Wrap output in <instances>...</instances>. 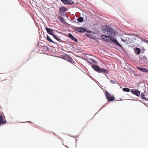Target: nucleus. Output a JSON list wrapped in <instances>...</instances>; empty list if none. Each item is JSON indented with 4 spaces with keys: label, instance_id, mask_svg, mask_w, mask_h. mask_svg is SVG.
I'll return each instance as SVG.
<instances>
[{
    "label": "nucleus",
    "instance_id": "nucleus-1",
    "mask_svg": "<svg viewBox=\"0 0 148 148\" xmlns=\"http://www.w3.org/2000/svg\"><path fill=\"white\" fill-rule=\"evenodd\" d=\"M103 32L105 34L108 35V36L105 35H102L101 38L103 40L107 42H112L118 46L123 48V47L114 38V36L115 35V32L113 28L109 26H107L103 27Z\"/></svg>",
    "mask_w": 148,
    "mask_h": 148
},
{
    "label": "nucleus",
    "instance_id": "nucleus-2",
    "mask_svg": "<svg viewBox=\"0 0 148 148\" xmlns=\"http://www.w3.org/2000/svg\"><path fill=\"white\" fill-rule=\"evenodd\" d=\"M92 67L95 70L99 73H108V71L107 70L103 68L100 69V67L97 65H92Z\"/></svg>",
    "mask_w": 148,
    "mask_h": 148
},
{
    "label": "nucleus",
    "instance_id": "nucleus-3",
    "mask_svg": "<svg viewBox=\"0 0 148 148\" xmlns=\"http://www.w3.org/2000/svg\"><path fill=\"white\" fill-rule=\"evenodd\" d=\"M105 94L108 101H112L114 100V97L113 96H112L107 91H105Z\"/></svg>",
    "mask_w": 148,
    "mask_h": 148
},
{
    "label": "nucleus",
    "instance_id": "nucleus-4",
    "mask_svg": "<svg viewBox=\"0 0 148 148\" xmlns=\"http://www.w3.org/2000/svg\"><path fill=\"white\" fill-rule=\"evenodd\" d=\"M4 116L2 113H1L0 115V126L1 125L4 124L7 122L6 121L4 120Z\"/></svg>",
    "mask_w": 148,
    "mask_h": 148
},
{
    "label": "nucleus",
    "instance_id": "nucleus-5",
    "mask_svg": "<svg viewBox=\"0 0 148 148\" xmlns=\"http://www.w3.org/2000/svg\"><path fill=\"white\" fill-rule=\"evenodd\" d=\"M130 91L134 95L139 97L140 95V92L138 90L133 89L131 90Z\"/></svg>",
    "mask_w": 148,
    "mask_h": 148
},
{
    "label": "nucleus",
    "instance_id": "nucleus-6",
    "mask_svg": "<svg viewBox=\"0 0 148 148\" xmlns=\"http://www.w3.org/2000/svg\"><path fill=\"white\" fill-rule=\"evenodd\" d=\"M75 30L81 33H83L86 31V30L84 28H79V27H75L74 28Z\"/></svg>",
    "mask_w": 148,
    "mask_h": 148
},
{
    "label": "nucleus",
    "instance_id": "nucleus-7",
    "mask_svg": "<svg viewBox=\"0 0 148 148\" xmlns=\"http://www.w3.org/2000/svg\"><path fill=\"white\" fill-rule=\"evenodd\" d=\"M64 4L71 5L74 3L73 1L70 0H60Z\"/></svg>",
    "mask_w": 148,
    "mask_h": 148
},
{
    "label": "nucleus",
    "instance_id": "nucleus-8",
    "mask_svg": "<svg viewBox=\"0 0 148 148\" xmlns=\"http://www.w3.org/2000/svg\"><path fill=\"white\" fill-rule=\"evenodd\" d=\"M140 60L141 62H142V63L143 64L147 63L148 62V60L147 59L146 57L145 56H143V57L140 58Z\"/></svg>",
    "mask_w": 148,
    "mask_h": 148
},
{
    "label": "nucleus",
    "instance_id": "nucleus-9",
    "mask_svg": "<svg viewBox=\"0 0 148 148\" xmlns=\"http://www.w3.org/2000/svg\"><path fill=\"white\" fill-rule=\"evenodd\" d=\"M45 29L47 31V33L48 34L53 35V30L51 29L48 28L47 27H45Z\"/></svg>",
    "mask_w": 148,
    "mask_h": 148
},
{
    "label": "nucleus",
    "instance_id": "nucleus-10",
    "mask_svg": "<svg viewBox=\"0 0 148 148\" xmlns=\"http://www.w3.org/2000/svg\"><path fill=\"white\" fill-rule=\"evenodd\" d=\"M137 67L139 70L141 71L148 73V70L145 68H141L139 67Z\"/></svg>",
    "mask_w": 148,
    "mask_h": 148
},
{
    "label": "nucleus",
    "instance_id": "nucleus-11",
    "mask_svg": "<svg viewBox=\"0 0 148 148\" xmlns=\"http://www.w3.org/2000/svg\"><path fill=\"white\" fill-rule=\"evenodd\" d=\"M68 36L71 38L72 40H73L75 42H77V39L74 37L71 34H68Z\"/></svg>",
    "mask_w": 148,
    "mask_h": 148
},
{
    "label": "nucleus",
    "instance_id": "nucleus-12",
    "mask_svg": "<svg viewBox=\"0 0 148 148\" xmlns=\"http://www.w3.org/2000/svg\"><path fill=\"white\" fill-rule=\"evenodd\" d=\"M67 10V8L64 7H62L59 8V11L61 13H63Z\"/></svg>",
    "mask_w": 148,
    "mask_h": 148
},
{
    "label": "nucleus",
    "instance_id": "nucleus-13",
    "mask_svg": "<svg viewBox=\"0 0 148 148\" xmlns=\"http://www.w3.org/2000/svg\"><path fill=\"white\" fill-rule=\"evenodd\" d=\"M66 59L68 61L72 64L74 63L72 58L68 56L66 57Z\"/></svg>",
    "mask_w": 148,
    "mask_h": 148
},
{
    "label": "nucleus",
    "instance_id": "nucleus-14",
    "mask_svg": "<svg viewBox=\"0 0 148 148\" xmlns=\"http://www.w3.org/2000/svg\"><path fill=\"white\" fill-rule=\"evenodd\" d=\"M41 50L42 51H46L48 49V47L45 46L43 45V46H41Z\"/></svg>",
    "mask_w": 148,
    "mask_h": 148
},
{
    "label": "nucleus",
    "instance_id": "nucleus-15",
    "mask_svg": "<svg viewBox=\"0 0 148 148\" xmlns=\"http://www.w3.org/2000/svg\"><path fill=\"white\" fill-rule=\"evenodd\" d=\"M58 19H59L60 20V21L61 22L63 23H65V20H64V18H63L61 16H59L58 17Z\"/></svg>",
    "mask_w": 148,
    "mask_h": 148
},
{
    "label": "nucleus",
    "instance_id": "nucleus-16",
    "mask_svg": "<svg viewBox=\"0 0 148 148\" xmlns=\"http://www.w3.org/2000/svg\"><path fill=\"white\" fill-rule=\"evenodd\" d=\"M142 98L145 100L148 101V99L145 97V95L144 93H142L141 94V95Z\"/></svg>",
    "mask_w": 148,
    "mask_h": 148
},
{
    "label": "nucleus",
    "instance_id": "nucleus-17",
    "mask_svg": "<svg viewBox=\"0 0 148 148\" xmlns=\"http://www.w3.org/2000/svg\"><path fill=\"white\" fill-rule=\"evenodd\" d=\"M52 36L56 40H57L58 41L60 42L61 41V40L57 36H56V35L54 34H53V35Z\"/></svg>",
    "mask_w": 148,
    "mask_h": 148
},
{
    "label": "nucleus",
    "instance_id": "nucleus-18",
    "mask_svg": "<svg viewBox=\"0 0 148 148\" xmlns=\"http://www.w3.org/2000/svg\"><path fill=\"white\" fill-rule=\"evenodd\" d=\"M47 40L50 42L54 43V42L52 40L49 38V36L48 35H47Z\"/></svg>",
    "mask_w": 148,
    "mask_h": 148
},
{
    "label": "nucleus",
    "instance_id": "nucleus-19",
    "mask_svg": "<svg viewBox=\"0 0 148 148\" xmlns=\"http://www.w3.org/2000/svg\"><path fill=\"white\" fill-rule=\"evenodd\" d=\"M123 91L126 92H129L130 91V89L127 88H123Z\"/></svg>",
    "mask_w": 148,
    "mask_h": 148
},
{
    "label": "nucleus",
    "instance_id": "nucleus-20",
    "mask_svg": "<svg viewBox=\"0 0 148 148\" xmlns=\"http://www.w3.org/2000/svg\"><path fill=\"white\" fill-rule=\"evenodd\" d=\"M77 21L79 22H82L83 21V18L82 17H80L77 18Z\"/></svg>",
    "mask_w": 148,
    "mask_h": 148
},
{
    "label": "nucleus",
    "instance_id": "nucleus-21",
    "mask_svg": "<svg viewBox=\"0 0 148 148\" xmlns=\"http://www.w3.org/2000/svg\"><path fill=\"white\" fill-rule=\"evenodd\" d=\"M136 51L137 54H139L140 53L141 50L140 49L138 48H136Z\"/></svg>",
    "mask_w": 148,
    "mask_h": 148
},
{
    "label": "nucleus",
    "instance_id": "nucleus-22",
    "mask_svg": "<svg viewBox=\"0 0 148 148\" xmlns=\"http://www.w3.org/2000/svg\"><path fill=\"white\" fill-rule=\"evenodd\" d=\"M90 59L91 61H92L93 62H94L95 64H97V62L96 61H95L93 59Z\"/></svg>",
    "mask_w": 148,
    "mask_h": 148
},
{
    "label": "nucleus",
    "instance_id": "nucleus-23",
    "mask_svg": "<svg viewBox=\"0 0 148 148\" xmlns=\"http://www.w3.org/2000/svg\"><path fill=\"white\" fill-rule=\"evenodd\" d=\"M110 81L112 83L114 84L115 83V82L113 80H110Z\"/></svg>",
    "mask_w": 148,
    "mask_h": 148
},
{
    "label": "nucleus",
    "instance_id": "nucleus-24",
    "mask_svg": "<svg viewBox=\"0 0 148 148\" xmlns=\"http://www.w3.org/2000/svg\"><path fill=\"white\" fill-rule=\"evenodd\" d=\"M88 62L89 63H90V64H91V62Z\"/></svg>",
    "mask_w": 148,
    "mask_h": 148
},
{
    "label": "nucleus",
    "instance_id": "nucleus-25",
    "mask_svg": "<svg viewBox=\"0 0 148 148\" xmlns=\"http://www.w3.org/2000/svg\"><path fill=\"white\" fill-rule=\"evenodd\" d=\"M91 38H93V39H94L95 40V38H94L92 37Z\"/></svg>",
    "mask_w": 148,
    "mask_h": 148
},
{
    "label": "nucleus",
    "instance_id": "nucleus-26",
    "mask_svg": "<svg viewBox=\"0 0 148 148\" xmlns=\"http://www.w3.org/2000/svg\"><path fill=\"white\" fill-rule=\"evenodd\" d=\"M121 40H122L123 41H124V40H123V39H121Z\"/></svg>",
    "mask_w": 148,
    "mask_h": 148
},
{
    "label": "nucleus",
    "instance_id": "nucleus-27",
    "mask_svg": "<svg viewBox=\"0 0 148 148\" xmlns=\"http://www.w3.org/2000/svg\"><path fill=\"white\" fill-rule=\"evenodd\" d=\"M5 81V80H3V81Z\"/></svg>",
    "mask_w": 148,
    "mask_h": 148
}]
</instances>
